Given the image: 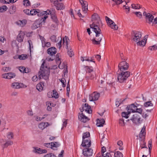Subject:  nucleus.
<instances>
[{
  "mask_svg": "<svg viewBox=\"0 0 157 157\" xmlns=\"http://www.w3.org/2000/svg\"><path fill=\"white\" fill-rule=\"evenodd\" d=\"M131 40L136 42L137 45L143 46L145 45L147 41L146 39H143L141 32L136 31L131 33Z\"/></svg>",
  "mask_w": 157,
  "mask_h": 157,
  "instance_id": "obj_1",
  "label": "nucleus"
},
{
  "mask_svg": "<svg viewBox=\"0 0 157 157\" xmlns=\"http://www.w3.org/2000/svg\"><path fill=\"white\" fill-rule=\"evenodd\" d=\"M50 69L49 66L46 64L45 65V62L44 61L38 72L39 78L44 79L46 80H48L50 73Z\"/></svg>",
  "mask_w": 157,
  "mask_h": 157,
  "instance_id": "obj_2",
  "label": "nucleus"
},
{
  "mask_svg": "<svg viewBox=\"0 0 157 157\" xmlns=\"http://www.w3.org/2000/svg\"><path fill=\"white\" fill-rule=\"evenodd\" d=\"M92 21L93 22L92 24L90 25V28L93 29V31L96 32L98 33L97 29L98 30V33L101 32V29L99 28L100 24L101 22L99 16L97 13H94L92 16Z\"/></svg>",
  "mask_w": 157,
  "mask_h": 157,
  "instance_id": "obj_3",
  "label": "nucleus"
},
{
  "mask_svg": "<svg viewBox=\"0 0 157 157\" xmlns=\"http://www.w3.org/2000/svg\"><path fill=\"white\" fill-rule=\"evenodd\" d=\"M130 73V72L128 71H121L117 75L118 81L121 83L125 82L127 78L129 76Z\"/></svg>",
  "mask_w": 157,
  "mask_h": 157,
  "instance_id": "obj_4",
  "label": "nucleus"
},
{
  "mask_svg": "<svg viewBox=\"0 0 157 157\" xmlns=\"http://www.w3.org/2000/svg\"><path fill=\"white\" fill-rule=\"evenodd\" d=\"M98 31V33L95 31H94L96 33V37L92 40V43L94 44L98 45L100 44V42L101 41L102 38L103 37V35L101 33V32L98 33V30H97Z\"/></svg>",
  "mask_w": 157,
  "mask_h": 157,
  "instance_id": "obj_5",
  "label": "nucleus"
},
{
  "mask_svg": "<svg viewBox=\"0 0 157 157\" xmlns=\"http://www.w3.org/2000/svg\"><path fill=\"white\" fill-rule=\"evenodd\" d=\"M48 54L50 55L52 58H46V59L48 60V61H53L55 57V54L57 52V49L54 47H51L47 50Z\"/></svg>",
  "mask_w": 157,
  "mask_h": 157,
  "instance_id": "obj_6",
  "label": "nucleus"
},
{
  "mask_svg": "<svg viewBox=\"0 0 157 157\" xmlns=\"http://www.w3.org/2000/svg\"><path fill=\"white\" fill-rule=\"evenodd\" d=\"M69 39L67 36H65V37L63 38V46H65L67 50V53L69 56L70 57H71L74 55L73 51L71 49H69L68 48V44Z\"/></svg>",
  "mask_w": 157,
  "mask_h": 157,
  "instance_id": "obj_7",
  "label": "nucleus"
},
{
  "mask_svg": "<svg viewBox=\"0 0 157 157\" xmlns=\"http://www.w3.org/2000/svg\"><path fill=\"white\" fill-rule=\"evenodd\" d=\"M129 67V64L125 61H122L118 65V68L121 71L124 72L127 70Z\"/></svg>",
  "mask_w": 157,
  "mask_h": 157,
  "instance_id": "obj_8",
  "label": "nucleus"
},
{
  "mask_svg": "<svg viewBox=\"0 0 157 157\" xmlns=\"http://www.w3.org/2000/svg\"><path fill=\"white\" fill-rule=\"evenodd\" d=\"M62 0H50L51 2L52 3L54 6H56L57 10H61L64 9V7L62 3H60L59 2H61Z\"/></svg>",
  "mask_w": 157,
  "mask_h": 157,
  "instance_id": "obj_9",
  "label": "nucleus"
},
{
  "mask_svg": "<svg viewBox=\"0 0 157 157\" xmlns=\"http://www.w3.org/2000/svg\"><path fill=\"white\" fill-rule=\"evenodd\" d=\"M80 110L81 112H82L84 110L89 114H91L92 113V110L91 109L90 106L86 103L84 105H82V107L80 108Z\"/></svg>",
  "mask_w": 157,
  "mask_h": 157,
  "instance_id": "obj_10",
  "label": "nucleus"
},
{
  "mask_svg": "<svg viewBox=\"0 0 157 157\" xmlns=\"http://www.w3.org/2000/svg\"><path fill=\"white\" fill-rule=\"evenodd\" d=\"M82 154L86 157H90L93 154V150L91 148H84L82 150Z\"/></svg>",
  "mask_w": 157,
  "mask_h": 157,
  "instance_id": "obj_11",
  "label": "nucleus"
},
{
  "mask_svg": "<svg viewBox=\"0 0 157 157\" xmlns=\"http://www.w3.org/2000/svg\"><path fill=\"white\" fill-rule=\"evenodd\" d=\"M100 96L99 93L97 92H94L90 94L89 97V100L90 101H94L98 100Z\"/></svg>",
  "mask_w": 157,
  "mask_h": 157,
  "instance_id": "obj_12",
  "label": "nucleus"
},
{
  "mask_svg": "<svg viewBox=\"0 0 157 157\" xmlns=\"http://www.w3.org/2000/svg\"><path fill=\"white\" fill-rule=\"evenodd\" d=\"M130 120L132 121L134 123L136 124H138L140 123V117L139 115L137 113L134 114Z\"/></svg>",
  "mask_w": 157,
  "mask_h": 157,
  "instance_id": "obj_13",
  "label": "nucleus"
},
{
  "mask_svg": "<svg viewBox=\"0 0 157 157\" xmlns=\"http://www.w3.org/2000/svg\"><path fill=\"white\" fill-rule=\"evenodd\" d=\"M82 7V10L84 13H86L88 10V2L86 1L83 0H79Z\"/></svg>",
  "mask_w": 157,
  "mask_h": 157,
  "instance_id": "obj_14",
  "label": "nucleus"
},
{
  "mask_svg": "<svg viewBox=\"0 0 157 157\" xmlns=\"http://www.w3.org/2000/svg\"><path fill=\"white\" fill-rule=\"evenodd\" d=\"M91 142L90 139L82 140L81 145L83 147H89L91 145Z\"/></svg>",
  "mask_w": 157,
  "mask_h": 157,
  "instance_id": "obj_15",
  "label": "nucleus"
},
{
  "mask_svg": "<svg viewBox=\"0 0 157 157\" xmlns=\"http://www.w3.org/2000/svg\"><path fill=\"white\" fill-rule=\"evenodd\" d=\"M33 151L36 154H41L45 153L47 152V151L45 149H42L37 147H33Z\"/></svg>",
  "mask_w": 157,
  "mask_h": 157,
  "instance_id": "obj_16",
  "label": "nucleus"
},
{
  "mask_svg": "<svg viewBox=\"0 0 157 157\" xmlns=\"http://www.w3.org/2000/svg\"><path fill=\"white\" fill-rule=\"evenodd\" d=\"M25 33L24 32L20 31L17 38V40L19 42H21L23 41Z\"/></svg>",
  "mask_w": 157,
  "mask_h": 157,
  "instance_id": "obj_17",
  "label": "nucleus"
},
{
  "mask_svg": "<svg viewBox=\"0 0 157 157\" xmlns=\"http://www.w3.org/2000/svg\"><path fill=\"white\" fill-rule=\"evenodd\" d=\"M137 107L133 104H132L127 107L128 111L129 112V113H131V112L135 113L136 111V110Z\"/></svg>",
  "mask_w": 157,
  "mask_h": 157,
  "instance_id": "obj_18",
  "label": "nucleus"
},
{
  "mask_svg": "<svg viewBox=\"0 0 157 157\" xmlns=\"http://www.w3.org/2000/svg\"><path fill=\"white\" fill-rule=\"evenodd\" d=\"M3 78L6 79H10L14 78L16 76L15 73L10 72L7 73H5L2 75Z\"/></svg>",
  "mask_w": 157,
  "mask_h": 157,
  "instance_id": "obj_19",
  "label": "nucleus"
},
{
  "mask_svg": "<svg viewBox=\"0 0 157 157\" xmlns=\"http://www.w3.org/2000/svg\"><path fill=\"white\" fill-rule=\"evenodd\" d=\"M145 18L147 22L150 24L151 22H153L154 17L150 13H148L147 14L146 16V17Z\"/></svg>",
  "mask_w": 157,
  "mask_h": 157,
  "instance_id": "obj_20",
  "label": "nucleus"
},
{
  "mask_svg": "<svg viewBox=\"0 0 157 157\" xmlns=\"http://www.w3.org/2000/svg\"><path fill=\"white\" fill-rule=\"evenodd\" d=\"M78 118L79 120L84 123L86 122L89 120L88 117L83 114V113H82L79 115Z\"/></svg>",
  "mask_w": 157,
  "mask_h": 157,
  "instance_id": "obj_21",
  "label": "nucleus"
},
{
  "mask_svg": "<svg viewBox=\"0 0 157 157\" xmlns=\"http://www.w3.org/2000/svg\"><path fill=\"white\" fill-rule=\"evenodd\" d=\"M27 21L25 19L22 20H19L16 22V24L20 26L23 27L24 26L27 24Z\"/></svg>",
  "mask_w": 157,
  "mask_h": 157,
  "instance_id": "obj_22",
  "label": "nucleus"
},
{
  "mask_svg": "<svg viewBox=\"0 0 157 157\" xmlns=\"http://www.w3.org/2000/svg\"><path fill=\"white\" fill-rule=\"evenodd\" d=\"M23 84L21 83H19L18 82H14L12 84V86L15 89H19L23 86Z\"/></svg>",
  "mask_w": 157,
  "mask_h": 157,
  "instance_id": "obj_23",
  "label": "nucleus"
},
{
  "mask_svg": "<svg viewBox=\"0 0 157 157\" xmlns=\"http://www.w3.org/2000/svg\"><path fill=\"white\" fill-rule=\"evenodd\" d=\"M97 123H96V125L98 127H101L103 126V125L105 123V121L103 119H97Z\"/></svg>",
  "mask_w": 157,
  "mask_h": 157,
  "instance_id": "obj_24",
  "label": "nucleus"
},
{
  "mask_svg": "<svg viewBox=\"0 0 157 157\" xmlns=\"http://www.w3.org/2000/svg\"><path fill=\"white\" fill-rule=\"evenodd\" d=\"M44 82H41L38 84L36 86L37 89L39 91H42L43 90V87L44 86Z\"/></svg>",
  "mask_w": 157,
  "mask_h": 157,
  "instance_id": "obj_25",
  "label": "nucleus"
},
{
  "mask_svg": "<svg viewBox=\"0 0 157 157\" xmlns=\"http://www.w3.org/2000/svg\"><path fill=\"white\" fill-rule=\"evenodd\" d=\"M51 148L53 150H55L54 147L57 148L59 147L60 145V144L57 142H54L51 143Z\"/></svg>",
  "mask_w": 157,
  "mask_h": 157,
  "instance_id": "obj_26",
  "label": "nucleus"
},
{
  "mask_svg": "<svg viewBox=\"0 0 157 157\" xmlns=\"http://www.w3.org/2000/svg\"><path fill=\"white\" fill-rule=\"evenodd\" d=\"M85 67L86 68V74H89L94 71V68L92 67L86 66Z\"/></svg>",
  "mask_w": 157,
  "mask_h": 157,
  "instance_id": "obj_27",
  "label": "nucleus"
},
{
  "mask_svg": "<svg viewBox=\"0 0 157 157\" xmlns=\"http://www.w3.org/2000/svg\"><path fill=\"white\" fill-rule=\"evenodd\" d=\"M90 133L89 132H86L83 134L82 136V140H85V139H90Z\"/></svg>",
  "mask_w": 157,
  "mask_h": 157,
  "instance_id": "obj_28",
  "label": "nucleus"
},
{
  "mask_svg": "<svg viewBox=\"0 0 157 157\" xmlns=\"http://www.w3.org/2000/svg\"><path fill=\"white\" fill-rule=\"evenodd\" d=\"M51 18L53 21L57 23L58 22V20L57 17L56 15L53 12L51 14Z\"/></svg>",
  "mask_w": 157,
  "mask_h": 157,
  "instance_id": "obj_29",
  "label": "nucleus"
},
{
  "mask_svg": "<svg viewBox=\"0 0 157 157\" xmlns=\"http://www.w3.org/2000/svg\"><path fill=\"white\" fill-rule=\"evenodd\" d=\"M81 60L82 61H90V62H95V61H93L92 59V58L90 59H89V57H81Z\"/></svg>",
  "mask_w": 157,
  "mask_h": 157,
  "instance_id": "obj_30",
  "label": "nucleus"
},
{
  "mask_svg": "<svg viewBox=\"0 0 157 157\" xmlns=\"http://www.w3.org/2000/svg\"><path fill=\"white\" fill-rule=\"evenodd\" d=\"M86 78L87 80H92L94 78V76L91 73L89 74H86Z\"/></svg>",
  "mask_w": 157,
  "mask_h": 157,
  "instance_id": "obj_31",
  "label": "nucleus"
},
{
  "mask_svg": "<svg viewBox=\"0 0 157 157\" xmlns=\"http://www.w3.org/2000/svg\"><path fill=\"white\" fill-rule=\"evenodd\" d=\"M112 29L114 30H117L118 29V26L115 24L113 22V24H112V22H111L110 24L108 25Z\"/></svg>",
  "mask_w": 157,
  "mask_h": 157,
  "instance_id": "obj_32",
  "label": "nucleus"
},
{
  "mask_svg": "<svg viewBox=\"0 0 157 157\" xmlns=\"http://www.w3.org/2000/svg\"><path fill=\"white\" fill-rule=\"evenodd\" d=\"M46 123L42 122L40 123L38 125L39 128L41 130H43L47 127V125H46Z\"/></svg>",
  "mask_w": 157,
  "mask_h": 157,
  "instance_id": "obj_33",
  "label": "nucleus"
},
{
  "mask_svg": "<svg viewBox=\"0 0 157 157\" xmlns=\"http://www.w3.org/2000/svg\"><path fill=\"white\" fill-rule=\"evenodd\" d=\"M13 144V142L12 141L8 140L6 141L4 145L3 148L7 147Z\"/></svg>",
  "mask_w": 157,
  "mask_h": 157,
  "instance_id": "obj_34",
  "label": "nucleus"
},
{
  "mask_svg": "<svg viewBox=\"0 0 157 157\" xmlns=\"http://www.w3.org/2000/svg\"><path fill=\"white\" fill-rule=\"evenodd\" d=\"M56 62L57 64H59V68L62 69L63 68V66H62L61 65V61L60 60V59L59 57L56 58Z\"/></svg>",
  "mask_w": 157,
  "mask_h": 157,
  "instance_id": "obj_35",
  "label": "nucleus"
},
{
  "mask_svg": "<svg viewBox=\"0 0 157 157\" xmlns=\"http://www.w3.org/2000/svg\"><path fill=\"white\" fill-rule=\"evenodd\" d=\"M132 7L135 9H138L141 8L140 5L139 4H132Z\"/></svg>",
  "mask_w": 157,
  "mask_h": 157,
  "instance_id": "obj_36",
  "label": "nucleus"
},
{
  "mask_svg": "<svg viewBox=\"0 0 157 157\" xmlns=\"http://www.w3.org/2000/svg\"><path fill=\"white\" fill-rule=\"evenodd\" d=\"M23 5L25 6H30L31 3L29 0H24Z\"/></svg>",
  "mask_w": 157,
  "mask_h": 157,
  "instance_id": "obj_37",
  "label": "nucleus"
},
{
  "mask_svg": "<svg viewBox=\"0 0 157 157\" xmlns=\"http://www.w3.org/2000/svg\"><path fill=\"white\" fill-rule=\"evenodd\" d=\"M38 11H39L38 9H33L30 10V15H33L36 14L38 13Z\"/></svg>",
  "mask_w": 157,
  "mask_h": 157,
  "instance_id": "obj_38",
  "label": "nucleus"
},
{
  "mask_svg": "<svg viewBox=\"0 0 157 157\" xmlns=\"http://www.w3.org/2000/svg\"><path fill=\"white\" fill-rule=\"evenodd\" d=\"M130 113H129V112H123L122 113L121 115L122 117H124L127 119L129 117V115Z\"/></svg>",
  "mask_w": 157,
  "mask_h": 157,
  "instance_id": "obj_39",
  "label": "nucleus"
},
{
  "mask_svg": "<svg viewBox=\"0 0 157 157\" xmlns=\"http://www.w3.org/2000/svg\"><path fill=\"white\" fill-rule=\"evenodd\" d=\"M114 157H123L122 154L119 151H117L114 153Z\"/></svg>",
  "mask_w": 157,
  "mask_h": 157,
  "instance_id": "obj_40",
  "label": "nucleus"
},
{
  "mask_svg": "<svg viewBox=\"0 0 157 157\" xmlns=\"http://www.w3.org/2000/svg\"><path fill=\"white\" fill-rule=\"evenodd\" d=\"M7 137L9 140L12 139L13 137V133L11 132H9L7 134Z\"/></svg>",
  "mask_w": 157,
  "mask_h": 157,
  "instance_id": "obj_41",
  "label": "nucleus"
},
{
  "mask_svg": "<svg viewBox=\"0 0 157 157\" xmlns=\"http://www.w3.org/2000/svg\"><path fill=\"white\" fill-rule=\"evenodd\" d=\"M8 9L7 7L6 6H3L0 7V12H3L6 11Z\"/></svg>",
  "mask_w": 157,
  "mask_h": 157,
  "instance_id": "obj_42",
  "label": "nucleus"
},
{
  "mask_svg": "<svg viewBox=\"0 0 157 157\" xmlns=\"http://www.w3.org/2000/svg\"><path fill=\"white\" fill-rule=\"evenodd\" d=\"M144 105L145 107H148L149 106H153V104L151 103V101H148L144 103Z\"/></svg>",
  "mask_w": 157,
  "mask_h": 157,
  "instance_id": "obj_43",
  "label": "nucleus"
},
{
  "mask_svg": "<svg viewBox=\"0 0 157 157\" xmlns=\"http://www.w3.org/2000/svg\"><path fill=\"white\" fill-rule=\"evenodd\" d=\"M117 144L120 146L119 149L120 150H122L123 149V147L122 146L123 144L121 140L117 142Z\"/></svg>",
  "mask_w": 157,
  "mask_h": 157,
  "instance_id": "obj_44",
  "label": "nucleus"
},
{
  "mask_svg": "<svg viewBox=\"0 0 157 157\" xmlns=\"http://www.w3.org/2000/svg\"><path fill=\"white\" fill-rule=\"evenodd\" d=\"M27 56L26 55L22 54L18 56V58L20 60H24L27 58Z\"/></svg>",
  "mask_w": 157,
  "mask_h": 157,
  "instance_id": "obj_45",
  "label": "nucleus"
},
{
  "mask_svg": "<svg viewBox=\"0 0 157 157\" xmlns=\"http://www.w3.org/2000/svg\"><path fill=\"white\" fill-rule=\"evenodd\" d=\"M16 8L15 6H13L10 8V14H13V13L16 11Z\"/></svg>",
  "mask_w": 157,
  "mask_h": 157,
  "instance_id": "obj_46",
  "label": "nucleus"
},
{
  "mask_svg": "<svg viewBox=\"0 0 157 157\" xmlns=\"http://www.w3.org/2000/svg\"><path fill=\"white\" fill-rule=\"evenodd\" d=\"M50 39L51 41L54 42H56L58 41H56V37L54 35H53L51 36Z\"/></svg>",
  "mask_w": 157,
  "mask_h": 157,
  "instance_id": "obj_47",
  "label": "nucleus"
},
{
  "mask_svg": "<svg viewBox=\"0 0 157 157\" xmlns=\"http://www.w3.org/2000/svg\"><path fill=\"white\" fill-rule=\"evenodd\" d=\"M17 68L21 72L24 73L25 70V67H17Z\"/></svg>",
  "mask_w": 157,
  "mask_h": 157,
  "instance_id": "obj_48",
  "label": "nucleus"
},
{
  "mask_svg": "<svg viewBox=\"0 0 157 157\" xmlns=\"http://www.w3.org/2000/svg\"><path fill=\"white\" fill-rule=\"evenodd\" d=\"M40 40L41 41L42 46L45 43L46 40L44 38L40 35L39 36Z\"/></svg>",
  "mask_w": 157,
  "mask_h": 157,
  "instance_id": "obj_49",
  "label": "nucleus"
},
{
  "mask_svg": "<svg viewBox=\"0 0 157 157\" xmlns=\"http://www.w3.org/2000/svg\"><path fill=\"white\" fill-rule=\"evenodd\" d=\"M105 19L108 25H109L111 22H112V24L113 23V21L107 16H105Z\"/></svg>",
  "mask_w": 157,
  "mask_h": 157,
  "instance_id": "obj_50",
  "label": "nucleus"
},
{
  "mask_svg": "<svg viewBox=\"0 0 157 157\" xmlns=\"http://www.w3.org/2000/svg\"><path fill=\"white\" fill-rule=\"evenodd\" d=\"M44 157H57L55 155L52 153L47 154L45 155Z\"/></svg>",
  "mask_w": 157,
  "mask_h": 157,
  "instance_id": "obj_51",
  "label": "nucleus"
},
{
  "mask_svg": "<svg viewBox=\"0 0 157 157\" xmlns=\"http://www.w3.org/2000/svg\"><path fill=\"white\" fill-rule=\"evenodd\" d=\"M113 152H111V153L107 152L106 153L105 155H104L103 157H112V155H113Z\"/></svg>",
  "mask_w": 157,
  "mask_h": 157,
  "instance_id": "obj_52",
  "label": "nucleus"
},
{
  "mask_svg": "<svg viewBox=\"0 0 157 157\" xmlns=\"http://www.w3.org/2000/svg\"><path fill=\"white\" fill-rule=\"evenodd\" d=\"M149 49L151 51L157 50V45H154L149 47Z\"/></svg>",
  "mask_w": 157,
  "mask_h": 157,
  "instance_id": "obj_53",
  "label": "nucleus"
},
{
  "mask_svg": "<svg viewBox=\"0 0 157 157\" xmlns=\"http://www.w3.org/2000/svg\"><path fill=\"white\" fill-rule=\"evenodd\" d=\"M58 40H60V41L58 43H57V46L58 47H59V48H60V47L62 46V45H61L62 38H61V37H58Z\"/></svg>",
  "mask_w": 157,
  "mask_h": 157,
  "instance_id": "obj_54",
  "label": "nucleus"
},
{
  "mask_svg": "<svg viewBox=\"0 0 157 157\" xmlns=\"http://www.w3.org/2000/svg\"><path fill=\"white\" fill-rule=\"evenodd\" d=\"M61 82L62 83L63 87H65L66 86V81L64 78H63L60 80Z\"/></svg>",
  "mask_w": 157,
  "mask_h": 157,
  "instance_id": "obj_55",
  "label": "nucleus"
},
{
  "mask_svg": "<svg viewBox=\"0 0 157 157\" xmlns=\"http://www.w3.org/2000/svg\"><path fill=\"white\" fill-rule=\"evenodd\" d=\"M119 123L120 125L121 126H124L125 125V122L124 120L122 119H120L119 121Z\"/></svg>",
  "mask_w": 157,
  "mask_h": 157,
  "instance_id": "obj_56",
  "label": "nucleus"
},
{
  "mask_svg": "<svg viewBox=\"0 0 157 157\" xmlns=\"http://www.w3.org/2000/svg\"><path fill=\"white\" fill-rule=\"evenodd\" d=\"M115 2V4L117 5H119L123 2L122 0H112Z\"/></svg>",
  "mask_w": 157,
  "mask_h": 157,
  "instance_id": "obj_57",
  "label": "nucleus"
},
{
  "mask_svg": "<svg viewBox=\"0 0 157 157\" xmlns=\"http://www.w3.org/2000/svg\"><path fill=\"white\" fill-rule=\"evenodd\" d=\"M53 94L52 97H54L55 98H58L59 96L58 93L56 91L55 92L54 90H53Z\"/></svg>",
  "mask_w": 157,
  "mask_h": 157,
  "instance_id": "obj_58",
  "label": "nucleus"
},
{
  "mask_svg": "<svg viewBox=\"0 0 157 157\" xmlns=\"http://www.w3.org/2000/svg\"><path fill=\"white\" fill-rule=\"evenodd\" d=\"M43 14H44V15H47V14H50L51 15V14L52 13V12L50 11V10H47L46 11H43Z\"/></svg>",
  "mask_w": 157,
  "mask_h": 157,
  "instance_id": "obj_59",
  "label": "nucleus"
},
{
  "mask_svg": "<svg viewBox=\"0 0 157 157\" xmlns=\"http://www.w3.org/2000/svg\"><path fill=\"white\" fill-rule=\"evenodd\" d=\"M120 58H121L122 61H125L127 59L126 58L124 57L123 53L120 54Z\"/></svg>",
  "mask_w": 157,
  "mask_h": 157,
  "instance_id": "obj_60",
  "label": "nucleus"
},
{
  "mask_svg": "<svg viewBox=\"0 0 157 157\" xmlns=\"http://www.w3.org/2000/svg\"><path fill=\"white\" fill-rule=\"evenodd\" d=\"M134 13L137 17L139 18H141L142 17V15L141 13L140 12H135Z\"/></svg>",
  "mask_w": 157,
  "mask_h": 157,
  "instance_id": "obj_61",
  "label": "nucleus"
},
{
  "mask_svg": "<svg viewBox=\"0 0 157 157\" xmlns=\"http://www.w3.org/2000/svg\"><path fill=\"white\" fill-rule=\"evenodd\" d=\"M51 46V43L49 42H45V43L42 45L43 47H49Z\"/></svg>",
  "mask_w": 157,
  "mask_h": 157,
  "instance_id": "obj_62",
  "label": "nucleus"
},
{
  "mask_svg": "<svg viewBox=\"0 0 157 157\" xmlns=\"http://www.w3.org/2000/svg\"><path fill=\"white\" fill-rule=\"evenodd\" d=\"M123 7H125V9L126 10V13H129L130 11L129 7L126 6V5H124Z\"/></svg>",
  "mask_w": 157,
  "mask_h": 157,
  "instance_id": "obj_63",
  "label": "nucleus"
},
{
  "mask_svg": "<svg viewBox=\"0 0 157 157\" xmlns=\"http://www.w3.org/2000/svg\"><path fill=\"white\" fill-rule=\"evenodd\" d=\"M43 145L47 147L51 148V143H44Z\"/></svg>",
  "mask_w": 157,
  "mask_h": 157,
  "instance_id": "obj_64",
  "label": "nucleus"
}]
</instances>
